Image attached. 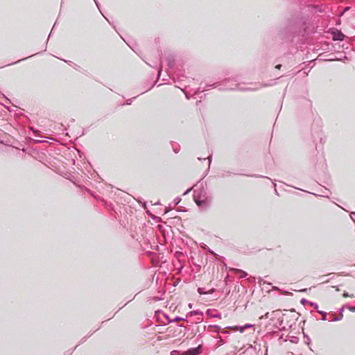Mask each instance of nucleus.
Returning a JSON list of instances; mask_svg holds the SVG:
<instances>
[{
    "label": "nucleus",
    "instance_id": "nucleus-1",
    "mask_svg": "<svg viewBox=\"0 0 355 355\" xmlns=\"http://www.w3.org/2000/svg\"><path fill=\"white\" fill-rule=\"evenodd\" d=\"M200 346L195 348H191L184 353V355H197L200 353Z\"/></svg>",
    "mask_w": 355,
    "mask_h": 355
},
{
    "label": "nucleus",
    "instance_id": "nucleus-2",
    "mask_svg": "<svg viewBox=\"0 0 355 355\" xmlns=\"http://www.w3.org/2000/svg\"><path fill=\"white\" fill-rule=\"evenodd\" d=\"M345 38V35L340 31H336L333 33V40L342 41Z\"/></svg>",
    "mask_w": 355,
    "mask_h": 355
},
{
    "label": "nucleus",
    "instance_id": "nucleus-3",
    "mask_svg": "<svg viewBox=\"0 0 355 355\" xmlns=\"http://www.w3.org/2000/svg\"><path fill=\"white\" fill-rule=\"evenodd\" d=\"M236 272H241V277H245L247 275V273L245 272L244 271H242L241 270H239V269H235L234 270Z\"/></svg>",
    "mask_w": 355,
    "mask_h": 355
},
{
    "label": "nucleus",
    "instance_id": "nucleus-4",
    "mask_svg": "<svg viewBox=\"0 0 355 355\" xmlns=\"http://www.w3.org/2000/svg\"><path fill=\"white\" fill-rule=\"evenodd\" d=\"M343 297H354V295H353V294H352V295H349L347 293H343Z\"/></svg>",
    "mask_w": 355,
    "mask_h": 355
},
{
    "label": "nucleus",
    "instance_id": "nucleus-5",
    "mask_svg": "<svg viewBox=\"0 0 355 355\" xmlns=\"http://www.w3.org/2000/svg\"><path fill=\"white\" fill-rule=\"evenodd\" d=\"M282 65L281 64H278L276 66V68L279 69L281 68Z\"/></svg>",
    "mask_w": 355,
    "mask_h": 355
},
{
    "label": "nucleus",
    "instance_id": "nucleus-6",
    "mask_svg": "<svg viewBox=\"0 0 355 355\" xmlns=\"http://www.w3.org/2000/svg\"><path fill=\"white\" fill-rule=\"evenodd\" d=\"M349 9V7L345 8V10H344V12H345V11L348 10Z\"/></svg>",
    "mask_w": 355,
    "mask_h": 355
},
{
    "label": "nucleus",
    "instance_id": "nucleus-7",
    "mask_svg": "<svg viewBox=\"0 0 355 355\" xmlns=\"http://www.w3.org/2000/svg\"><path fill=\"white\" fill-rule=\"evenodd\" d=\"M250 327V325H245V328H247V327Z\"/></svg>",
    "mask_w": 355,
    "mask_h": 355
},
{
    "label": "nucleus",
    "instance_id": "nucleus-8",
    "mask_svg": "<svg viewBox=\"0 0 355 355\" xmlns=\"http://www.w3.org/2000/svg\"><path fill=\"white\" fill-rule=\"evenodd\" d=\"M240 331L242 332L243 331V328H241Z\"/></svg>",
    "mask_w": 355,
    "mask_h": 355
}]
</instances>
